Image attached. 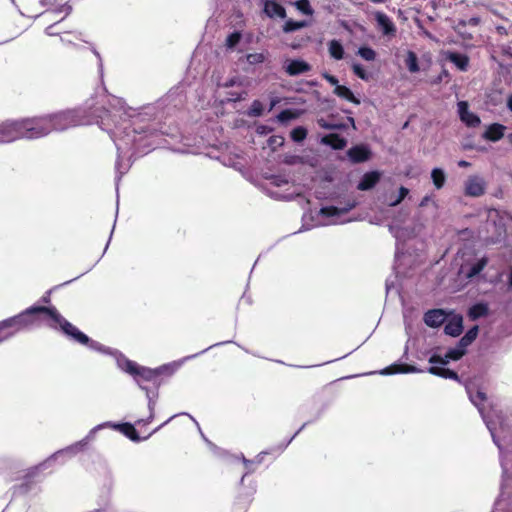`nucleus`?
Listing matches in <instances>:
<instances>
[{"label": "nucleus", "instance_id": "f3484780", "mask_svg": "<svg viewBox=\"0 0 512 512\" xmlns=\"http://www.w3.org/2000/svg\"><path fill=\"white\" fill-rule=\"evenodd\" d=\"M374 19L376 21L377 28L384 36L394 37L396 35V26L387 14L382 11H377L374 13Z\"/></svg>", "mask_w": 512, "mask_h": 512}, {"label": "nucleus", "instance_id": "2eb2a0df", "mask_svg": "<svg viewBox=\"0 0 512 512\" xmlns=\"http://www.w3.org/2000/svg\"><path fill=\"white\" fill-rule=\"evenodd\" d=\"M487 264V257H481L471 263H463L460 267V274L464 275L466 279L472 280L474 277L480 274V272L487 266Z\"/></svg>", "mask_w": 512, "mask_h": 512}, {"label": "nucleus", "instance_id": "f03ea898", "mask_svg": "<svg viewBox=\"0 0 512 512\" xmlns=\"http://www.w3.org/2000/svg\"><path fill=\"white\" fill-rule=\"evenodd\" d=\"M51 310L52 306L45 307L33 305L15 316L0 321V330H9V332H7L0 341H7L17 333L31 328L37 321L38 315L43 314L47 317V322L50 321Z\"/></svg>", "mask_w": 512, "mask_h": 512}, {"label": "nucleus", "instance_id": "c9c22d12", "mask_svg": "<svg viewBox=\"0 0 512 512\" xmlns=\"http://www.w3.org/2000/svg\"><path fill=\"white\" fill-rule=\"evenodd\" d=\"M431 179L436 189H441L446 182V174L442 168H433L431 171Z\"/></svg>", "mask_w": 512, "mask_h": 512}, {"label": "nucleus", "instance_id": "e433bc0d", "mask_svg": "<svg viewBox=\"0 0 512 512\" xmlns=\"http://www.w3.org/2000/svg\"><path fill=\"white\" fill-rule=\"evenodd\" d=\"M405 64H406L407 69L411 73H417L420 71L417 54L411 50H409L407 52Z\"/></svg>", "mask_w": 512, "mask_h": 512}, {"label": "nucleus", "instance_id": "603ef678", "mask_svg": "<svg viewBox=\"0 0 512 512\" xmlns=\"http://www.w3.org/2000/svg\"><path fill=\"white\" fill-rule=\"evenodd\" d=\"M450 79V73L446 69H442L440 74L435 77L432 81V84H440L442 81H448Z\"/></svg>", "mask_w": 512, "mask_h": 512}, {"label": "nucleus", "instance_id": "dca6fc26", "mask_svg": "<svg viewBox=\"0 0 512 512\" xmlns=\"http://www.w3.org/2000/svg\"><path fill=\"white\" fill-rule=\"evenodd\" d=\"M458 116L467 127H477L480 125L481 120L479 116L469 110V104L467 101H459L457 103Z\"/></svg>", "mask_w": 512, "mask_h": 512}, {"label": "nucleus", "instance_id": "f704fd0d", "mask_svg": "<svg viewBox=\"0 0 512 512\" xmlns=\"http://www.w3.org/2000/svg\"><path fill=\"white\" fill-rule=\"evenodd\" d=\"M307 26H309V22L306 20L295 21L292 19H288L285 21L282 30L284 33H291L302 28H305Z\"/></svg>", "mask_w": 512, "mask_h": 512}, {"label": "nucleus", "instance_id": "864d4df0", "mask_svg": "<svg viewBox=\"0 0 512 512\" xmlns=\"http://www.w3.org/2000/svg\"><path fill=\"white\" fill-rule=\"evenodd\" d=\"M61 21H56L54 23H52L51 25L47 26L45 29H44V33L47 35V36H60V32L59 31H56V26L60 23Z\"/></svg>", "mask_w": 512, "mask_h": 512}, {"label": "nucleus", "instance_id": "09e8293b", "mask_svg": "<svg viewBox=\"0 0 512 512\" xmlns=\"http://www.w3.org/2000/svg\"><path fill=\"white\" fill-rule=\"evenodd\" d=\"M266 59L264 53H249L246 56V60L250 65H256L263 63Z\"/></svg>", "mask_w": 512, "mask_h": 512}, {"label": "nucleus", "instance_id": "6e6552de", "mask_svg": "<svg viewBox=\"0 0 512 512\" xmlns=\"http://www.w3.org/2000/svg\"><path fill=\"white\" fill-rule=\"evenodd\" d=\"M504 458H506L508 462V483L506 486L504 470L502 469L501 494L493 510L496 512H512V453H504Z\"/></svg>", "mask_w": 512, "mask_h": 512}, {"label": "nucleus", "instance_id": "f8f14e48", "mask_svg": "<svg viewBox=\"0 0 512 512\" xmlns=\"http://www.w3.org/2000/svg\"><path fill=\"white\" fill-rule=\"evenodd\" d=\"M104 349H105L104 351H99V352L113 357L115 359L117 367L121 371L129 374L130 376H132L133 373H135V369L137 366L136 362L128 359L123 353H121L120 351H118L116 349H112V348L106 347V346H104Z\"/></svg>", "mask_w": 512, "mask_h": 512}, {"label": "nucleus", "instance_id": "37998d69", "mask_svg": "<svg viewBox=\"0 0 512 512\" xmlns=\"http://www.w3.org/2000/svg\"><path fill=\"white\" fill-rule=\"evenodd\" d=\"M317 123L321 128L327 130H342L346 128V124L344 123H331L324 118L318 119Z\"/></svg>", "mask_w": 512, "mask_h": 512}, {"label": "nucleus", "instance_id": "8fccbe9b", "mask_svg": "<svg viewBox=\"0 0 512 512\" xmlns=\"http://www.w3.org/2000/svg\"><path fill=\"white\" fill-rule=\"evenodd\" d=\"M294 118H295V114L290 109H284L281 112H279V114L277 115V120L280 123H287V122L291 121Z\"/></svg>", "mask_w": 512, "mask_h": 512}, {"label": "nucleus", "instance_id": "6ab92c4d", "mask_svg": "<svg viewBox=\"0 0 512 512\" xmlns=\"http://www.w3.org/2000/svg\"><path fill=\"white\" fill-rule=\"evenodd\" d=\"M283 69L289 76H298L311 71L312 66L302 59H289Z\"/></svg>", "mask_w": 512, "mask_h": 512}, {"label": "nucleus", "instance_id": "774afa93", "mask_svg": "<svg viewBox=\"0 0 512 512\" xmlns=\"http://www.w3.org/2000/svg\"><path fill=\"white\" fill-rule=\"evenodd\" d=\"M203 439L206 441V443L209 445V447L216 453L218 451H220V449L218 447H216L212 442H210L205 436L203 433H201Z\"/></svg>", "mask_w": 512, "mask_h": 512}, {"label": "nucleus", "instance_id": "f257e3e1", "mask_svg": "<svg viewBox=\"0 0 512 512\" xmlns=\"http://www.w3.org/2000/svg\"><path fill=\"white\" fill-rule=\"evenodd\" d=\"M185 97L179 88L171 89L156 103L147 104L140 110L125 108L121 99L113 97L109 107L89 106L47 114L51 132L96 123L106 131L117 149L115 162L116 186L133 162L148 154L158 145L157 139L164 134L160 127L164 115L183 105Z\"/></svg>", "mask_w": 512, "mask_h": 512}, {"label": "nucleus", "instance_id": "c03bdc74", "mask_svg": "<svg viewBox=\"0 0 512 512\" xmlns=\"http://www.w3.org/2000/svg\"><path fill=\"white\" fill-rule=\"evenodd\" d=\"M264 107L261 101L254 100L248 110V116L250 117H260L263 114Z\"/></svg>", "mask_w": 512, "mask_h": 512}, {"label": "nucleus", "instance_id": "9d476101", "mask_svg": "<svg viewBox=\"0 0 512 512\" xmlns=\"http://www.w3.org/2000/svg\"><path fill=\"white\" fill-rule=\"evenodd\" d=\"M18 139H21L19 119L0 122V143H11Z\"/></svg>", "mask_w": 512, "mask_h": 512}, {"label": "nucleus", "instance_id": "a18cd8bd", "mask_svg": "<svg viewBox=\"0 0 512 512\" xmlns=\"http://www.w3.org/2000/svg\"><path fill=\"white\" fill-rule=\"evenodd\" d=\"M409 194V189L401 186L398 191V195L395 199H391V201L388 203L390 207L398 206Z\"/></svg>", "mask_w": 512, "mask_h": 512}, {"label": "nucleus", "instance_id": "5701e85b", "mask_svg": "<svg viewBox=\"0 0 512 512\" xmlns=\"http://www.w3.org/2000/svg\"><path fill=\"white\" fill-rule=\"evenodd\" d=\"M381 179L379 171L366 172L357 184V189L360 191H368L374 188Z\"/></svg>", "mask_w": 512, "mask_h": 512}, {"label": "nucleus", "instance_id": "69168bd1", "mask_svg": "<svg viewBox=\"0 0 512 512\" xmlns=\"http://www.w3.org/2000/svg\"><path fill=\"white\" fill-rule=\"evenodd\" d=\"M479 23H480L479 17H471L470 19H468L467 22H463V24H467L470 26H477Z\"/></svg>", "mask_w": 512, "mask_h": 512}, {"label": "nucleus", "instance_id": "6e6d98bb", "mask_svg": "<svg viewBox=\"0 0 512 512\" xmlns=\"http://www.w3.org/2000/svg\"><path fill=\"white\" fill-rule=\"evenodd\" d=\"M239 83H240V81L237 77H232L223 83H218L217 85H218V87L229 88V87H234V86L238 85Z\"/></svg>", "mask_w": 512, "mask_h": 512}, {"label": "nucleus", "instance_id": "39448f33", "mask_svg": "<svg viewBox=\"0 0 512 512\" xmlns=\"http://www.w3.org/2000/svg\"><path fill=\"white\" fill-rule=\"evenodd\" d=\"M48 326L55 330H61L62 333L70 340L87 346L91 350L97 352L105 350L103 344L89 338L85 333L80 331L76 326L66 320L53 306L51 310L50 321H48Z\"/></svg>", "mask_w": 512, "mask_h": 512}, {"label": "nucleus", "instance_id": "5fc2aeb1", "mask_svg": "<svg viewBox=\"0 0 512 512\" xmlns=\"http://www.w3.org/2000/svg\"><path fill=\"white\" fill-rule=\"evenodd\" d=\"M246 93L244 91L242 92H231L229 94V97L227 98V101L230 102H238L245 99Z\"/></svg>", "mask_w": 512, "mask_h": 512}, {"label": "nucleus", "instance_id": "412c9836", "mask_svg": "<svg viewBox=\"0 0 512 512\" xmlns=\"http://www.w3.org/2000/svg\"><path fill=\"white\" fill-rule=\"evenodd\" d=\"M423 320L427 326L435 328L446 323L447 314L442 309H432L424 314Z\"/></svg>", "mask_w": 512, "mask_h": 512}, {"label": "nucleus", "instance_id": "0eeeda50", "mask_svg": "<svg viewBox=\"0 0 512 512\" xmlns=\"http://www.w3.org/2000/svg\"><path fill=\"white\" fill-rule=\"evenodd\" d=\"M21 139H39L51 133L47 115L19 119Z\"/></svg>", "mask_w": 512, "mask_h": 512}, {"label": "nucleus", "instance_id": "c756f323", "mask_svg": "<svg viewBox=\"0 0 512 512\" xmlns=\"http://www.w3.org/2000/svg\"><path fill=\"white\" fill-rule=\"evenodd\" d=\"M446 58L453 63L460 71H466L469 65V57L466 54L449 51Z\"/></svg>", "mask_w": 512, "mask_h": 512}, {"label": "nucleus", "instance_id": "e2e57ef3", "mask_svg": "<svg viewBox=\"0 0 512 512\" xmlns=\"http://www.w3.org/2000/svg\"><path fill=\"white\" fill-rule=\"evenodd\" d=\"M478 332H479V327L477 325H474L473 327H471L466 333L465 335L468 336L469 338H472L473 340L476 339L477 335H478Z\"/></svg>", "mask_w": 512, "mask_h": 512}, {"label": "nucleus", "instance_id": "423d86ee", "mask_svg": "<svg viewBox=\"0 0 512 512\" xmlns=\"http://www.w3.org/2000/svg\"><path fill=\"white\" fill-rule=\"evenodd\" d=\"M464 354L465 352L461 350L457 345L449 348L443 356L439 354H433L428 360L432 366L427 369V372L445 379L460 381L458 374L455 371L446 368L445 366L450 361H457L461 359Z\"/></svg>", "mask_w": 512, "mask_h": 512}, {"label": "nucleus", "instance_id": "7c9ffc66", "mask_svg": "<svg viewBox=\"0 0 512 512\" xmlns=\"http://www.w3.org/2000/svg\"><path fill=\"white\" fill-rule=\"evenodd\" d=\"M73 11V6L71 5L70 1H67L63 4L57 3L56 0H53V3L51 4L50 8H47L44 13H53V14H60L64 13V16L60 19V21H63L67 16H69ZM42 15V13L40 14Z\"/></svg>", "mask_w": 512, "mask_h": 512}, {"label": "nucleus", "instance_id": "ea45409f", "mask_svg": "<svg viewBox=\"0 0 512 512\" xmlns=\"http://www.w3.org/2000/svg\"><path fill=\"white\" fill-rule=\"evenodd\" d=\"M294 6L304 15L312 16L314 13V9L311 7L309 0H296Z\"/></svg>", "mask_w": 512, "mask_h": 512}, {"label": "nucleus", "instance_id": "cd10ccee", "mask_svg": "<svg viewBox=\"0 0 512 512\" xmlns=\"http://www.w3.org/2000/svg\"><path fill=\"white\" fill-rule=\"evenodd\" d=\"M463 331V319L459 315L453 316L451 319H449L444 326V332L445 334L457 337L459 336Z\"/></svg>", "mask_w": 512, "mask_h": 512}, {"label": "nucleus", "instance_id": "4be33fe9", "mask_svg": "<svg viewBox=\"0 0 512 512\" xmlns=\"http://www.w3.org/2000/svg\"><path fill=\"white\" fill-rule=\"evenodd\" d=\"M422 369L417 368L414 365L398 364L394 363L379 371L381 375H393V374H407V373H421Z\"/></svg>", "mask_w": 512, "mask_h": 512}, {"label": "nucleus", "instance_id": "680f3d73", "mask_svg": "<svg viewBox=\"0 0 512 512\" xmlns=\"http://www.w3.org/2000/svg\"><path fill=\"white\" fill-rule=\"evenodd\" d=\"M323 78L328 82L330 83L331 85L335 86L336 85H339V81L338 79L334 76V75H331L329 73H324L323 74Z\"/></svg>", "mask_w": 512, "mask_h": 512}, {"label": "nucleus", "instance_id": "3c124183", "mask_svg": "<svg viewBox=\"0 0 512 512\" xmlns=\"http://www.w3.org/2000/svg\"><path fill=\"white\" fill-rule=\"evenodd\" d=\"M268 144L273 149H275L276 147H280V146H282L284 144V138L282 136H280V135L271 136L268 139Z\"/></svg>", "mask_w": 512, "mask_h": 512}, {"label": "nucleus", "instance_id": "a19ab883", "mask_svg": "<svg viewBox=\"0 0 512 512\" xmlns=\"http://www.w3.org/2000/svg\"><path fill=\"white\" fill-rule=\"evenodd\" d=\"M357 54L366 61H374L376 59V52L369 46H361Z\"/></svg>", "mask_w": 512, "mask_h": 512}, {"label": "nucleus", "instance_id": "393cba45", "mask_svg": "<svg viewBox=\"0 0 512 512\" xmlns=\"http://www.w3.org/2000/svg\"><path fill=\"white\" fill-rule=\"evenodd\" d=\"M264 13L269 18L278 17L280 19H285L287 17L285 8L274 0H266L264 2Z\"/></svg>", "mask_w": 512, "mask_h": 512}, {"label": "nucleus", "instance_id": "20e7f679", "mask_svg": "<svg viewBox=\"0 0 512 512\" xmlns=\"http://www.w3.org/2000/svg\"><path fill=\"white\" fill-rule=\"evenodd\" d=\"M105 428H111V421L103 422L101 424L93 427L88 434L81 439L63 449H60L49 456L45 461L40 463L36 469L37 470H45L53 465L54 462L60 461L61 464H64L67 459L72 458L77 455L79 452H82L87 449L88 444L95 440L96 434L98 431L103 430Z\"/></svg>", "mask_w": 512, "mask_h": 512}, {"label": "nucleus", "instance_id": "1a4fd4ad", "mask_svg": "<svg viewBox=\"0 0 512 512\" xmlns=\"http://www.w3.org/2000/svg\"><path fill=\"white\" fill-rule=\"evenodd\" d=\"M229 343H232V341H222V342H218V343H215L209 347H207L206 349L200 351L199 353H196V354H193V355H189V356H186L184 357L182 360L178 361V362H172V363H168V364H164V365H161L157 368H155L156 370V375H157V378L158 379H161V376H167V377H170L172 376L178 369L179 367L182 365L183 362L187 361V360H190V359H194L196 358L197 356L207 352L208 350L214 348V347H217V346H222V345H225V344H229Z\"/></svg>", "mask_w": 512, "mask_h": 512}, {"label": "nucleus", "instance_id": "72a5a7b5", "mask_svg": "<svg viewBox=\"0 0 512 512\" xmlns=\"http://www.w3.org/2000/svg\"><path fill=\"white\" fill-rule=\"evenodd\" d=\"M334 94L356 105L360 104V100L357 97H355L352 90L347 86L336 85V87L334 88Z\"/></svg>", "mask_w": 512, "mask_h": 512}, {"label": "nucleus", "instance_id": "bf43d9fd", "mask_svg": "<svg viewBox=\"0 0 512 512\" xmlns=\"http://www.w3.org/2000/svg\"><path fill=\"white\" fill-rule=\"evenodd\" d=\"M270 179L271 183L278 187L288 183V180L282 176H272Z\"/></svg>", "mask_w": 512, "mask_h": 512}, {"label": "nucleus", "instance_id": "ddd939ff", "mask_svg": "<svg viewBox=\"0 0 512 512\" xmlns=\"http://www.w3.org/2000/svg\"><path fill=\"white\" fill-rule=\"evenodd\" d=\"M355 206H356V202L355 201L348 202L343 207L325 206V207H322L319 210V215L322 216V217L331 218V220L325 222L324 225L336 224L337 221L334 220V218H336V217H338L340 215L348 213Z\"/></svg>", "mask_w": 512, "mask_h": 512}, {"label": "nucleus", "instance_id": "a211bd4d", "mask_svg": "<svg viewBox=\"0 0 512 512\" xmlns=\"http://www.w3.org/2000/svg\"><path fill=\"white\" fill-rule=\"evenodd\" d=\"M139 388L143 391H145L146 393V397H147V406H148V410H149V416L146 418V419H139L138 421H136V424L140 425V424H149L153 421L154 419V411H155V406H156V400L158 398V390H155L154 388L151 390L147 385H143L142 383L139 382Z\"/></svg>", "mask_w": 512, "mask_h": 512}, {"label": "nucleus", "instance_id": "de8ad7c7", "mask_svg": "<svg viewBox=\"0 0 512 512\" xmlns=\"http://www.w3.org/2000/svg\"><path fill=\"white\" fill-rule=\"evenodd\" d=\"M242 38V35L239 31H234L233 33L229 34L226 38V46L230 49L236 47L238 43L240 42Z\"/></svg>", "mask_w": 512, "mask_h": 512}, {"label": "nucleus", "instance_id": "79ce46f5", "mask_svg": "<svg viewBox=\"0 0 512 512\" xmlns=\"http://www.w3.org/2000/svg\"><path fill=\"white\" fill-rule=\"evenodd\" d=\"M66 34H71L74 36L75 39L77 40H83L82 39V36H83V33L80 32V31H74V32H65L64 34H60L59 38H60V42L63 44V45H66V46H72V47H77V45L71 40V39H68L66 37Z\"/></svg>", "mask_w": 512, "mask_h": 512}, {"label": "nucleus", "instance_id": "49530a36", "mask_svg": "<svg viewBox=\"0 0 512 512\" xmlns=\"http://www.w3.org/2000/svg\"><path fill=\"white\" fill-rule=\"evenodd\" d=\"M352 70L354 74L360 79L364 81H368L370 79V74L365 70V68L361 64L354 63L352 65Z\"/></svg>", "mask_w": 512, "mask_h": 512}, {"label": "nucleus", "instance_id": "b1692460", "mask_svg": "<svg viewBox=\"0 0 512 512\" xmlns=\"http://www.w3.org/2000/svg\"><path fill=\"white\" fill-rule=\"evenodd\" d=\"M111 428L117 431H120L123 435L129 438L133 442H140L142 438L139 436L137 430L134 425L131 423H114L111 422Z\"/></svg>", "mask_w": 512, "mask_h": 512}, {"label": "nucleus", "instance_id": "338daca9", "mask_svg": "<svg viewBox=\"0 0 512 512\" xmlns=\"http://www.w3.org/2000/svg\"><path fill=\"white\" fill-rule=\"evenodd\" d=\"M461 350H463L466 353V349L469 346V344L461 338L458 343L456 344Z\"/></svg>", "mask_w": 512, "mask_h": 512}, {"label": "nucleus", "instance_id": "9b49d317", "mask_svg": "<svg viewBox=\"0 0 512 512\" xmlns=\"http://www.w3.org/2000/svg\"><path fill=\"white\" fill-rule=\"evenodd\" d=\"M132 377L138 386L139 382L143 385H146L145 382H149L155 390H158L162 384V380L157 378L155 369L140 366L139 364H137L135 373H133Z\"/></svg>", "mask_w": 512, "mask_h": 512}, {"label": "nucleus", "instance_id": "c85d7f7f", "mask_svg": "<svg viewBox=\"0 0 512 512\" xmlns=\"http://www.w3.org/2000/svg\"><path fill=\"white\" fill-rule=\"evenodd\" d=\"M506 127L499 123H493L483 133V138L492 142L500 140L504 136Z\"/></svg>", "mask_w": 512, "mask_h": 512}, {"label": "nucleus", "instance_id": "4c0bfd02", "mask_svg": "<svg viewBox=\"0 0 512 512\" xmlns=\"http://www.w3.org/2000/svg\"><path fill=\"white\" fill-rule=\"evenodd\" d=\"M240 459L245 467V472L239 481L240 486H243L245 478L249 474H252L256 470V465H255V461H251L250 459H247L243 454L241 455Z\"/></svg>", "mask_w": 512, "mask_h": 512}, {"label": "nucleus", "instance_id": "4d7b16f0", "mask_svg": "<svg viewBox=\"0 0 512 512\" xmlns=\"http://www.w3.org/2000/svg\"><path fill=\"white\" fill-rule=\"evenodd\" d=\"M30 487L28 485V483H23L19 486H14L13 487V495H16V494H25L29 491Z\"/></svg>", "mask_w": 512, "mask_h": 512}, {"label": "nucleus", "instance_id": "58836bf2", "mask_svg": "<svg viewBox=\"0 0 512 512\" xmlns=\"http://www.w3.org/2000/svg\"><path fill=\"white\" fill-rule=\"evenodd\" d=\"M291 139L296 143H301L307 137V129L303 126H297L290 132Z\"/></svg>", "mask_w": 512, "mask_h": 512}, {"label": "nucleus", "instance_id": "473e14b6", "mask_svg": "<svg viewBox=\"0 0 512 512\" xmlns=\"http://www.w3.org/2000/svg\"><path fill=\"white\" fill-rule=\"evenodd\" d=\"M328 52L331 58L335 60H342L345 55L344 47L337 39H332L328 42Z\"/></svg>", "mask_w": 512, "mask_h": 512}, {"label": "nucleus", "instance_id": "aec40b11", "mask_svg": "<svg viewBox=\"0 0 512 512\" xmlns=\"http://www.w3.org/2000/svg\"><path fill=\"white\" fill-rule=\"evenodd\" d=\"M485 192V182L478 176H471L465 183V193L468 196L479 197Z\"/></svg>", "mask_w": 512, "mask_h": 512}, {"label": "nucleus", "instance_id": "0e129e2a", "mask_svg": "<svg viewBox=\"0 0 512 512\" xmlns=\"http://www.w3.org/2000/svg\"><path fill=\"white\" fill-rule=\"evenodd\" d=\"M258 134L267 135L272 131V128L267 125H260L256 129Z\"/></svg>", "mask_w": 512, "mask_h": 512}, {"label": "nucleus", "instance_id": "bb28decb", "mask_svg": "<svg viewBox=\"0 0 512 512\" xmlns=\"http://www.w3.org/2000/svg\"><path fill=\"white\" fill-rule=\"evenodd\" d=\"M320 142L323 145L331 147L333 150H342L347 146V140L336 133L323 136Z\"/></svg>", "mask_w": 512, "mask_h": 512}, {"label": "nucleus", "instance_id": "052dcab7", "mask_svg": "<svg viewBox=\"0 0 512 512\" xmlns=\"http://www.w3.org/2000/svg\"><path fill=\"white\" fill-rule=\"evenodd\" d=\"M92 52L93 54L97 57L98 59V70H99V74H100V77L103 78V63H102V59H101V56L99 54V52L95 49V48H92Z\"/></svg>", "mask_w": 512, "mask_h": 512}, {"label": "nucleus", "instance_id": "a878e982", "mask_svg": "<svg viewBox=\"0 0 512 512\" xmlns=\"http://www.w3.org/2000/svg\"><path fill=\"white\" fill-rule=\"evenodd\" d=\"M310 422H305L296 432L295 434L290 438L288 439L285 443L279 445L276 449H271V450H267V451H262L260 452L254 459H252L251 461H255V465H260L263 460H264V456L265 455H268V454H271L272 452L276 451L280 454L282 453L286 447L292 442V440L309 424Z\"/></svg>", "mask_w": 512, "mask_h": 512}, {"label": "nucleus", "instance_id": "4468645a", "mask_svg": "<svg viewBox=\"0 0 512 512\" xmlns=\"http://www.w3.org/2000/svg\"><path fill=\"white\" fill-rule=\"evenodd\" d=\"M346 154L351 163L358 164L370 160L372 151L367 144H356L349 148Z\"/></svg>", "mask_w": 512, "mask_h": 512}, {"label": "nucleus", "instance_id": "13d9d810", "mask_svg": "<svg viewBox=\"0 0 512 512\" xmlns=\"http://www.w3.org/2000/svg\"><path fill=\"white\" fill-rule=\"evenodd\" d=\"M429 203H432L433 207L436 209L437 208V204L436 202L433 200L432 196L431 195H426L422 198V200L420 201L419 203V207H425L427 206Z\"/></svg>", "mask_w": 512, "mask_h": 512}, {"label": "nucleus", "instance_id": "7ed1b4c3", "mask_svg": "<svg viewBox=\"0 0 512 512\" xmlns=\"http://www.w3.org/2000/svg\"><path fill=\"white\" fill-rule=\"evenodd\" d=\"M466 391L468 394V397L472 404L477 407L487 429L489 430L492 440L494 444L499 449L500 454V463L501 467L504 470V477H505V485L507 486L508 483V462L506 458H504V451L503 447L500 443V439L496 435V422L493 420V417L495 416L497 420H499V415L494 410H490L489 412H486L484 403L487 400L486 394L480 390H477L475 392L472 391L470 387H466Z\"/></svg>", "mask_w": 512, "mask_h": 512}, {"label": "nucleus", "instance_id": "2f4dec72", "mask_svg": "<svg viewBox=\"0 0 512 512\" xmlns=\"http://www.w3.org/2000/svg\"><path fill=\"white\" fill-rule=\"evenodd\" d=\"M489 307L487 303L478 302L472 305L468 310V316L471 320L475 321L488 314Z\"/></svg>", "mask_w": 512, "mask_h": 512}]
</instances>
